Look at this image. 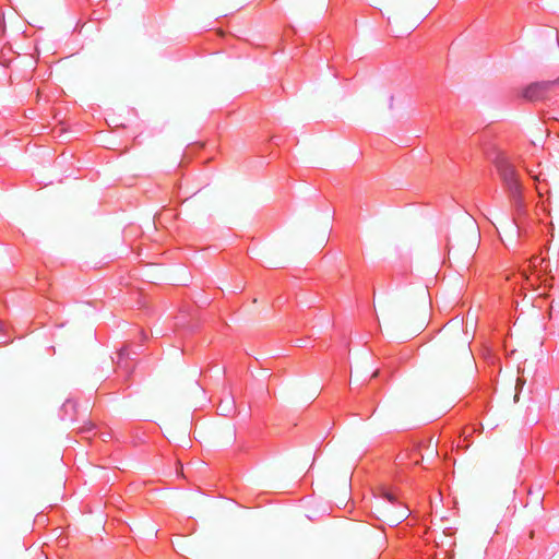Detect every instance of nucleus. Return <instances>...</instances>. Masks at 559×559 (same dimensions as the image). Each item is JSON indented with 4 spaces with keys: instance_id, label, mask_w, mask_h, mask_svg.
I'll use <instances>...</instances> for the list:
<instances>
[{
    "instance_id": "obj_5",
    "label": "nucleus",
    "mask_w": 559,
    "mask_h": 559,
    "mask_svg": "<svg viewBox=\"0 0 559 559\" xmlns=\"http://www.w3.org/2000/svg\"><path fill=\"white\" fill-rule=\"evenodd\" d=\"M394 97L390 93H379L368 100V108L373 114H385L393 108Z\"/></svg>"
},
{
    "instance_id": "obj_9",
    "label": "nucleus",
    "mask_w": 559,
    "mask_h": 559,
    "mask_svg": "<svg viewBox=\"0 0 559 559\" xmlns=\"http://www.w3.org/2000/svg\"><path fill=\"white\" fill-rule=\"evenodd\" d=\"M384 322H385L386 326L390 329L395 328V325L397 323L393 313L390 310H388L384 314Z\"/></svg>"
},
{
    "instance_id": "obj_23",
    "label": "nucleus",
    "mask_w": 559,
    "mask_h": 559,
    "mask_svg": "<svg viewBox=\"0 0 559 559\" xmlns=\"http://www.w3.org/2000/svg\"><path fill=\"white\" fill-rule=\"evenodd\" d=\"M514 400L518 401L519 400V394H515L514 395Z\"/></svg>"
},
{
    "instance_id": "obj_4",
    "label": "nucleus",
    "mask_w": 559,
    "mask_h": 559,
    "mask_svg": "<svg viewBox=\"0 0 559 559\" xmlns=\"http://www.w3.org/2000/svg\"><path fill=\"white\" fill-rule=\"evenodd\" d=\"M558 85L559 78L556 80L534 82L523 90L522 96L530 102L539 100L544 98L549 91Z\"/></svg>"
},
{
    "instance_id": "obj_1",
    "label": "nucleus",
    "mask_w": 559,
    "mask_h": 559,
    "mask_svg": "<svg viewBox=\"0 0 559 559\" xmlns=\"http://www.w3.org/2000/svg\"><path fill=\"white\" fill-rule=\"evenodd\" d=\"M469 338L463 320L457 318L440 330L429 354V374L433 380H451L464 366H472Z\"/></svg>"
},
{
    "instance_id": "obj_21",
    "label": "nucleus",
    "mask_w": 559,
    "mask_h": 559,
    "mask_svg": "<svg viewBox=\"0 0 559 559\" xmlns=\"http://www.w3.org/2000/svg\"><path fill=\"white\" fill-rule=\"evenodd\" d=\"M436 453L437 454V450L435 448L431 449V454Z\"/></svg>"
},
{
    "instance_id": "obj_13",
    "label": "nucleus",
    "mask_w": 559,
    "mask_h": 559,
    "mask_svg": "<svg viewBox=\"0 0 559 559\" xmlns=\"http://www.w3.org/2000/svg\"><path fill=\"white\" fill-rule=\"evenodd\" d=\"M421 300H423V306H424V308L426 309V307H427V305H428V300H427V292H426V289H424V290L421 292Z\"/></svg>"
},
{
    "instance_id": "obj_11",
    "label": "nucleus",
    "mask_w": 559,
    "mask_h": 559,
    "mask_svg": "<svg viewBox=\"0 0 559 559\" xmlns=\"http://www.w3.org/2000/svg\"><path fill=\"white\" fill-rule=\"evenodd\" d=\"M426 324V317L423 316V318L418 321L416 326L413 329L412 333L420 331Z\"/></svg>"
},
{
    "instance_id": "obj_18",
    "label": "nucleus",
    "mask_w": 559,
    "mask_h": 559,
    "mask_svg": "<svg viewBox=\"0 0 559 559\" xmlns=\"http://www.w3.org/2000/svg\"><path fill=\"white\" fill-rule=\"evenodd\" d=\"M378 374H379V370H374V371L372 372V376H371V377H372V378H376V377H378Z\"/></svg>"
},
{
    "instance_id": "obj_12",
    "label": "nucleus",
    "mask_w": 559,
    "mask_h": 559,
    "mask_svg": "<svg viewBox=\"0 0 559 559\" xmlns=\"http://www.w3.org/2000/svg\"><path fill=\"white\" fill-rule=\"evenodd\" d=\"M235 438V431L234 429L230 427L226 430V436L224 438V441L225 442H230L231 440H234Z\"/></svg>"
},
{
    "instance_id": "obj_8",
    "label": "nucleus",
    "mask_w": 559,
    "mask_h": 559,
    "mask_svg": "<svg viewBox=\"0 0 559 559\" xmlns=\"http://www.w3.org/2000/svg\"><path fill=\"white\" fill-rule=\"evenodd\" d=\"M408 514H409V511L407 509H404L403 511H401L397 514H386V518L391 524L396 525V524L401 523L403 520H405L408 516Z\"/></svg>"
},
{
    "instance_id": "obj_7",
    "label": "nucleus",
    "mask_w": 559,
    "mask_h": 559,
    "mask_svg": "<svg viewBox=\"0 0 559 559\" xmlns=\"http://www.w3.org/2000/svg\"><path fill=\"white\" fill-rule=\"evenodd\" d=\"M183 202L187 203L191 215H197L202 205L204 204V201L200 197H198V193L193 194L189 199H186Z\"/></svg>"
},
{
    "instance_id": "obj_19",
    "label": "nucleus",
    "mask_w": 559,
    "mask_h": 559,
    "mask_svg": "<svg viewBox=\"0 0 559 559\" xmlns=\"http://www.w3.org/2000/svg\"><path fill=\"white\" fill-rule=\"evenodd\" d=\"M535 261H536V258L531 259V263L533 264V267H535Z\"/></svg>"
},
{
    "instance_id": "obj_3",
    "label": "nucleus",
    "mask_w": 559,
    "mask_h": 559,
    "mask_svg": "<svg viewBox=\"0 0 559 559\" xmlns=\"http://www.w3.org/2000/svg\"><path fill=\"white\" fill-rule=\"evenodd\" d=\"M497 169L506 188L518 202L521 193V185L514 166H512L507 159L501 158L497 162Z\"/></svg>"
},
{
    "instance_id": "obj_2",
    "label": "nucleus",
    "mask_w": 559,
    "mask_h": 559,
    "mask_svg": "<svg viewBox=\"0 0 559 559\" xmlns=\"http://www.w3.org/2000/svg\"><path fill=\"white\" fill-rule=\"evenodd\" d=\"M479 239V228L476 222L468 217L464 221L462 227L456 230L453 243L449 246V252H452L456 260L463 261L476 252Z\"/></svg>"
},
{
    "instance_id": "obj_10",
    "label": "nucleus",
    "mask_w": 559,
    "mask_h": 559,
    "mask_svg": "<svg viewBox=\"0 0 559 559\" xmlns=\"http://www.w3.org/2000/svg\"><path fill=\"white\" fill-rule=\"evenodd\" d=\"M219 407L224 415H228L233 411L234 402L229 401L225 405H221Z\"/></svg>"
},
{
    "instance_id": "obj_17",
    "label": "nucleus",
    "mask_w": 559,
    "mask_h": 559,
    "mask_svg": "<svg viewBox=\"0 0 559 559\" xmlns=\"http://www.w3.org/2000/svg\"><path fill=\"white\" fill-rule=\"evenodd\" d=\"M325 241H326V233H324V234L320 237V239H319V245H322V243H324Z\"/></svg>"
},
{
    "instance_id": "obj_14",
    "label": "nucleus",
    "mask_w": 559,
    "mask_h": 559,
    "mask_svg": "<svg viewBox=\"0 0 559 559\" xmlns=\"http://www.w3.org/2000/svg\"><path fill=\"white\" fill-rule=\"evenodd\" d=\"M399 323H400L402 326L407 328V326H409V325H411V323H412V322H411V320H408V319H406V318H403V319H401V320H400V322H399Z\"/></svg>"
},
{
    "instance_id": "obj_24",
    "label": "nucleus",
    "mask_w": 559,
    "mask_h": 559,
    "mask_svg": "<svg viewBox=\"0 0 559 559\" xmlns=\"http://www.w3.org/2000/svg\"><path fill=\"white\" fill-rule=\"evenodd\" d=\"M324 9V1L321 4V11Z\"/></svg>"
},
{
    "instance_id": "obj_22",
    "label": "nucleus",
    "mask_w": 559,
    "mask_h": 559,
    "mask_svg": "<svg viewBox=\"0 0 559 559\" xmlns=\"http://www.w3.org/2000/svg\"><path fill=\"white\" fill-rule=\"evenodd\" d=\"M4 29L0 26V35H2Z\"/></svg>"
},
{
    "instance_id": "obj_6",
    "label": "nucleus",
    "mask_w": 559,
    "mask_h": 559,
    "mask_svg": "<svg viewBox=\"0 0 559 559\" xmlns=\"http://www.w3.org/2000/svg\"><path fill=\"white\" fill-rule=\"evenodd\" d=\"M402 9L407 11L420 10L421 13L428 12L436 0H397Z\"/></svg>"
},
{
    "instance_id": "obj_25",
    "label": "nucleus",
    "mask_w": 559,
    "mask_h": 559,
    "mask_svg": "<svg viewBox=\"0 0 559 559\" xmlns=\"http://www.w3.org/2000/svg\"><path fill=\"white\" fill-rule=\"evenodd\" d=\"M2 328H3V323H0V330H2Z\"/></svg>"
},
{
    "instance_id": "obj_20",
    "label": "nucleus",
    "mask_w": 559,
    "mask_h": 559,
    "mask_svg": "<svg viewBox=\"0 0 559 559\" xmlns=\"http://www.w3.org/2000/svg\"><path fill=\"white\" fill-rule=\"evenodd\" d=\"M152 534H154V535L157 534V531L154 527H152Z\"/></svg>"
},
{
    "instance_id": "obj_15",
    "label": "nucleus",
    "mask_w": 559,
    "mask_h": 559,
    "mask_svg": "<svg viewBox=\"0 0 559 559\" xmlns=\"http://www.w3.org/2000/svg\"><path fill=\"white\" fill-rule=\"evenodd\" d=\"M383 496L391 502L395 501V497L389 491H384Z\"/></svg>"
},
{
    "instance_id": "obj_16",
    "label": "nucleus",
    "mask_w": 559,
    "mask_h": 559,
    "mask_svg": "<svg viewBox=\"0 0 559 559\" xmlns=\"http://www.w3.org/2000/svg\"><path fill=\"white\" fill-rule=\"evenodd\" d=\"M524 383H525V380L519 378L516 380V388L522 389Z\"/></svg>"
}]
</instances>
